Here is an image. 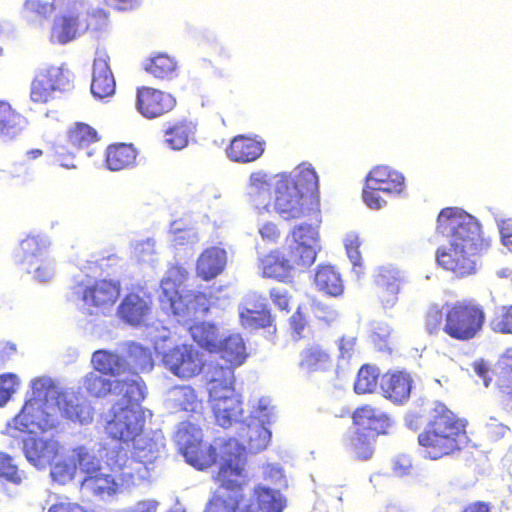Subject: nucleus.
<instances>
[{"label": "nucleus", "mask_w": 512, "mask_h": 512, "mask_svg": "<svg viewBox=\"0 0 512 512\" xmlns=\"http://www.w3.org/2000/svg\"><path fill=\"white\" fill-rule=\"evenodd\" d=\"M187 271L181 266H172L162 279L159 296L162 309L171 312L177 321L187 326L193 340L213 353L221 337L216 325L209 322L191 324L209 310V300L200 292L187 290L184 281Z\"/></svg>", "instance_id": "1"}, {"label": "nucleus", "mask_w": 512, "mask_h": 512, "mask_svg": "<svg viewBox=\"0 0 512 512\" xmlns=\"http://www.w3.org/2000/svg\"><path fill=\"white\" fill-rule=\"evenodd\" d=\"M437 232L449 238L448 245L437 250V263L458 277L474 274L477 254L483 246L475 217L457 207L444 208L437 218Z\"/></svg>", "instance_id": "2"}, {"label": "nucleus", "mask_w": 512, "mask_h": 512, "mask_svg": "<svg viewBox=\"0 0 512 512\" xmlns=\"http://www.w3.org/2000/svg\"><path fill=\"white\" fill-rule=\"evenodd\" d=\"M241 449L236 441H230L222 450L217 481L219 489L208 501L204 512H235L247 491L248 475L243 472Z\"/></svg>", "instance_id": "3"}, {"label": "nucleus", "mask_w": 512, "mask_h": 512, "mask_svg": "<svg viewBox=\"0 0 512 512\" xmlns=\"http://www.w3.org/2000/svg\"><path fill=\"white\" fill-rule=\"evenodd\" d=\"M467 441L465 423L442 404L436 406L432 420L418 436L425 456L433 460L460 450Z\"/></svg>", "instance_id": "4"}, {"label": "nucleus", "mask_w": 512, "mask_h": 512, "mask_svg": "<svg viewBox=\"0 0 512 512\" xmlns=\"http://www.w3.org/2000/svg\"><path fill=\"white\" fill-rule=\"evenodd\" d=\"M275 416L274 407L271 405V400L267 397H262L252 403V409L249 417L241 421L239 429V437L241 442L235 438L224 440L219 438L216 440V445L219 446V458L222 463V450L230 441H236L241 449V458L243 459V472L245 470V449L251 453H258L267 448L271 440V431L267 427Z\"/></svg>", "instance_id": "5"}, {"label": "nucleus", "mask_w": 512, "mask_h": 512, "mask_svg": "<svg viewBox=\"0 0 512 512\" xmlns=\"http://www.w3.org/2000/svg\"><path fill=\"white\" fill-rule=\"evenodd\" d=\"M32 398L23 406L16 417L17 424L33 432V428L46 431L55 427L56 404L60 395L49 377H39L32 381Z\"/></svg>", "instance_id": "6"}, {"label": "nucleus", "mask_w": 512, "mask_h": 512, "mask_svg": "<svg viewBox=\"0 0 512 512\" xmlns=\"http://www.w3.org/2000/svg\"><path fill=\"white\" fill-rule=\"evenodd\" d=\"M65 10L53 20L49 39L54 44H67L88 30L101 31L107 24L106 12L102 9L86 12L84 1L67 3Z\"/></svg>", "instance_id": "7"}, {"label": "nucleus", "mask_w": 512, "mask_h": 512, "mask_svg": "<svg viewBox=\"0 0 512 512\" xmlns=\"http://www.w3.org/2000/svg\"><path fill=\"white\" fill-rule=\"evenodd\" d=\"M353 420L356 428L346 439V450L359 460H369L374 452L375 437L387 433L390 419L382 411L365 406L354 412Z\"/></svg>", "instance_id": "8"}, {"label": "nucleus", "mask_w": 512, "mask_h": 512, "mask_svg": "<svg viewBox=\"0 0 512 512\" xmlns=\"http://www.w3.org/2000/svg\"><path fill=\"white\" fill-rule=\"evenodd\" d=\"M81 386L90 397L99 399L114 395L121 400L142 401L146 394L144 382L135 373L112 379L93 369L82 377Z\"/></svg>", "instance_id": "9"}, {"label": "nucleus", "mask_w": 512, "mask_h": 512, "mask_svg": "<svg viewBox=\"0 0 512 512\" xmlns=\"http://www.w3.org/2000/svg\"><path fill=\"white\" fill-rule=\"evenodd\" d=\"M120 401L110 410L105 432L109 437L120 442H133L143 432L145 425L141 401Z\"/></svg>", "instance_id": "10"}, {"label": "nucleus", "mask_w": 512, "mask_h": 512, "mask_svg": "<svg viewBox=\"0 0 512 512\" xmlns=\"http://www.w3.org/2000/svg\"><path fill=\"white\" fill-rule=\"evenodd\" d=\"M202 430L191 422H181L174 433V442L187 463L197 469H205L216 462L219 446L205 445Z\"/></svg>", "instance_id": "11"}, {"label": "nucleus", "mask_w": 512, "mask_h": 512, "mask_svg": "<svg viewBox=\"0 0 512 512\" xmlns=\"http://www.w3.org/2000/svg\"><path fill=\"white\" fill-rule=\"evenodd\" d=\"M485 313L481 307L470 303L445 305L443 332L453 339L469 341L481 331Z\"/></svg>", "instance_id": "12"}, {"label": "nucleus", "mask_w": 512, "mask_h": 512, "mask_svg": "<svg viewBox=\"0 0 512 512\" xmlns=\"http://www.w3.org/2000/svg\"><path fill=\"white\" fill-rule=\"evenodd\" d=\"M120 295L119 282L100 280L79 283L73 287L69 299L84 313L96 314L111 307Z\"/></svg>", "instance_id": "13"}, {"label": "nucleus", "mask_w": 512, "mask_h": 512, "mask_svg": "<svg viewBox=\"0 0 512 512\" xmlns=\"http://www.w3.org/2000/svg\"><path fill=\"white\" fill-rule=\"evenodd\" d=\"M156 354L161 357L165 369L181 379H189L201 373L204 367L203 353L193 345H179L166 349L156 342Z\"/></svg>", "instance_id": "14"}, {"label": "nucleus", "mask_w": 512, "mask_h": 512, "mask_svg": "<svg viewBox=\"0 0 512 512\" xmlns=\"http://www.w3.org/2000/svg\"><path fill=\"white\" fill-rule=\"evenodd\" d=\"M165 444L161 433L154 432L152 436L143 434V432L133 441L132 460L130 465H117L113 469L121 471L123 479H131L134 482V474L131 465L136 463L138 478H146L148 474V465L152 464L156 459L161 457L164 452Z\"/></svg>", "instance_id": "15"}, {"label": "nucleus", "mask_w": 512, "mask_h": 512, "mask_svg": "<svg viewBox=\"0 0 512 512\" xmlns=\"http://www.w3.org/2000/svg\"><path fill=\"white\" fill-rule=\"evenodd\" d=\"M71 73L63 66H45L37 70L31 83L30 98L35 103H46L56 91L69 89Z\"/></svg>", "instance_id": "16"}, {"label": "nucleus", "mask_w": 512, "mask_h": 512, "mask_svg": "<svg viewBox=\"0 0 512 512\" xmlns=\"http://www.w3.org/2000/svg\"><path fill=\"white\" fill-rule=\"evenodd\" d=\"M320 249L318 229L310 224H300L294 228L289 240L292 261L307 268L315 262Z\"/></svg>", "instance_id": "17"}, {"label": "nucleus", "mask_w": 512, "mask_h": 512, "mask_svg": "<svg viewBox=\"0 0 512 512\" xmlns=\"http://www.w3.org/2000/svg\"><path fill=\"white\" fill-rule=\"evenodd\" d=\"M212 410L218 425L223 428H228L234 423L240 422L243 418V407L240 395L235 393L234 388L232 393H218L217 390L212 389L209 396Z\"/></svg>", "instance_id": "18"}, {"label": "nucleus", "mask_w": 512, "mask_h": 512, "mask_svg": "<svg viewBox=\"0 0 512 512\" xmlns=\"http://www.w3.org/2000/svg\"><path fill=\"white\" fill-rule=\"evenodd\" d=\"M176 105L175 98L151 87H140L136 94V109L147 119L158 118L170 112Z\"/></svg>", "instance_id": "19"}, {"label": "nucleus", "mask_w": 512, "mask_h": 512, "mask_svg": "<svg viewBox=\"0 0 512 512\" xmlns=\"http://www.w3.org/2000/svg\"><path fill=\"white\" fill-rule=\"evenodd\" d=\"M305 196L296 187L290 186L287 178L276 184V198L273 209L285 220L299 218L303 215Z\"/></svg>", "instance_id": "20"}, {"label": "nucleus", "mask_w": 512, "mask_h": 512, "mask_svg": "<svg viewBox=\"0 0 512 512\" xmlns=\"http://www.w3.org/2000/svg\"><path fill=\"white\" fill-rule=\"evenodd\" d=\"M405 282V273L396 267L382 266L378 269L375 283L384 308H391L397 303L400 287Z\"/></svg>", "instance_id": "21"}, {"label": "nucleus", "mask_w": 512, "mask_h": 512, "mask_svg": "<svg viewBox=\"0 0 512 512\" xmlns=\"http://www.w3.org/2000/svg\"><path fill=\"white\" fill-rule=\"evenodd\" d=\"M60 445L53 438L28 436L22 440V450L33 466L45 468L56 457Z\"/></svg>", "instance_id": "22"}, {"label": "nucleus", "mask_w": 512, "mask_h": 512, "mask_svg": "<svg viewBox=\"0 0 512 512\" xmlns=\"http://www.w3.org/2000/svg\"><path fill=\"white\" fill-rule=\"evenodd\" d=\"M272 177L263 171L253 172L246 186V195L249 202L260 215L271 212V186Z\"/></svg>", "instance_id": "23"}, {"label": "nucleus", "mask_w": 512, "mask_h": 512, "mask_svg": "<svg viewBox=\"0 0 512 512\" xmlns=\"http://www.w3.org/2000/svg\"><path fill=\"white\" fill-rule=\"evenodd\" d=\"M109 56L104 50H97L93 64L91 93L103 99L115 92V79L108 65Z\"/></svg>", "instance_id": "24"}, {"label": "nucleus", "mask_w": 512, "mask_h": 512, "mask_svg": "<svg viewBox=\"0 0 512 512\" xmlns=\"http://www.w3.org/2000/svg\"><path fill=\"white\" fill-rule=\"evenodd\" d=\"M56 413L60 411L64 417L81 425L93 420V409L86 399L78 397L73 392L62 393L55 401Z\"/></svg>", "instance_id": "25"}, {"label": "nucleus", "mask_w": 512, "mask_h": 512, "mask_svg": "<svg viewBox=\"0 0 512 512\" xmlns=\"http://www.w3.org/2000/svg\"><path fill=\"white\" fill-rule=\"evenodd\" d=\"M150 311L151 300L145 293H129L118 308L120 318L132 326L143 325Z\"/></svg>", "instance_id": "26"}, {"label": "nucleus", "mask_w": 512, "mask_h": 512, "mask_svg": "<svg viewBox=\"0 0 512 512\" xmlns=\"http://www.w3.org/2000/svg\"><path fill=\"white\" fill-rule=\"evenodd\" d=\"M367 187L380 189L383 193L400 195L405 190V178L402 173L388 166H377L366 177Z\"/></svg>", "instance_id": "27"}, {"label": "nucleus", "mask_w": 512, "mask_h": 512, "mask_svg": "<svg viewBox=\"0 0 512 512\" xmlns=\"http://www.w3.org/2000/svg\"><path fill=\"white\" fill-rule=\"evenodd\" d=\"M92 368L110 378H125L130 373V364L116 352L100 349L93 352L91 356Z\"/></svg>", "instance_id": "28"}, {"label": "nucleus", "mask_w": 512, "mask_h": 512, "mask_svg": "<svg viewBox=\"0 0 512 512\" xmlns=\"http://www.w3.org/2000/svg\"><path fill=\"white\" fill-rule=\"evenodd\" d=\"M168 408L173 411H184L192 414H201L203 401L198 397L196 390L190 385L171 387L165 399Z\"/></svg>", "instance_id": "29"}, {"label": "nucleus", "mask_w": 512, "mask_h": 512, "mask_svg": "<svg viewBox=\"0 0 512 512\" xmlns=\"http://www.w3.org/2000/svg\"><path fill=\"white\" fill-rule=\"evenodd\" d=\"M49 238L45 235H29L20 242L15 253L16 262L25 267H33L40 259L48 255Z\"/></svg>", "instance_id": "30"}, {"label": "nucleus", "mask_w": 512, "mask_h": 512, "mask_svg": "<svg viewBox=\"0 0 512 512\" xmlns=\"http://www.w3.org/2000/svg\"><path fill=\"white\" fill-rule=\"evenodd\" d=\"M264 142L244 135L234 137L226 149L227 157L237 163H250L264 152Z\"/></svg>", "instance_id": "31"}, {"label": "nucleus", "mask_w": 512, "mask_h": 512, "mask_svg": "<svg viewBox=\"0 0 512 512\" xmlns=\"http://www.w3.org/2000/svg\"><path fill=\"white\" fill-rule=\"evenodd\" d=\"M227 263V252L224 248L213 246L205 249L198 257L196 272L199 277L208 281L221 274Z\"/></svg>", "instance_id": "32"}, {"label": "nucleus", "mask_w": 512, "mask_h": 512, "mask_svg": "<svg viewBox=\"0 0 512 512\" xmlns=\"http://www.w3.org/2000/svg\"><path fill=\"white\" fill-rule=\"evenodd\" d=\"M411 378L405 372L386 373L380 381V388L384 396L394 403L402 404L410 397Z\"/></svg>", "instance_id": "33"}, {"label": "nucleus", "mask_w": 512, "mask_h": 512, "mask_svg": "<svg viewBox=\"0 0 512 512\" xmlns=\"http://www.w3.org/2000/svg\"><path fill=\"white\" fill-rule=\"evenodd\" d=\"M213 353L231 366H240L247 357L246 346L240 334H222Z\"/></svg>", "instance_id": "34"}, {"label": "nucleus", "mask_w": 512, "mask_h": 512, "mask_svg": "<svg viewBox=\"0 0 512 512\" xmlns=\"http://www.w3.org/2000/svg\"><path fill=\"white\" fill-rule=\"evenodd\" d=\"M295 267H301L298 262L292 261V252L289 250L287 257L274 251L260 260L262 275L268 278L283 280L287 278L290 271Z\"/></svg>", "instance_id": "35"}, {"label": "nucleus", "mask_w": 512, "mask_h": 512, "mask_svg": "<svg viewBox=\"0 0 512 512\" xmlns=\"http://www.w3.org/2000/svg\"><path fill=\"white\" fill-rule=\"evenodd\" d=\"M331 365L330 355L318 344H309L299 354V369L306 374L327 371Z\"/></svg>", "instance_id": "36"}, {"label": "nucleus", "mask_w": 512, "mask_h": 512, "mask_svg": "<svg viewBox=\"0 0 512 512\" xmlns=\"http://www.w3.org/2000/svg\"><path fill=\"white\" fill-rule=\"evenodd\" d=\"M234 367L228 364L227 366L212 365L208 366V370L205 372V378L208 383L209 396L211 395L212 389L218 391V393H232L234 384Z\"/></svg>", "instance_id": "37"}, {"label": "nucleus", "mask_w": 512, "mask_h": 512, "mask_svg": "<svg viewBox=\"0 0 512 512\" xmlns=\"http://www.w3.org/2000/svg\"><path fill=\"white\" fill-rule=\"evenodd\" d=\"M239 317L245 328L257 329L270 324V314L265 309V304L262 302L252 304L249 298L240 305Z\"/></svg>", "instance_id": "38"}, {"label": "nucleus", "mask_w": 512, "mask_h": 512, "mask_svg": "<svg viewBox=\"0 0 512 512\" xmlns=\"http://www.w3.org/2000/svg\"><path fill=\"white\" fill-rule=\"evenodd\" d=\"M58 7L53 2L42 0H26L22 8V17L28 25L32 27H40L43 22Z\"/></svg>", "instance_id": "39"}, {"label": "nucleus", "mask_w": 512, "mask_h": 512, "mask_svg": "<svg viewBox=\"0 0 512 512\" xmlns=\"http://www.w3.org/2000/svg\"><path fill=\"white\" fill-rule=\"evenodd\" d=\"M315 284L320 291L331 296L343 293V281L340 274L330 265L320 266L315 275Z\"/></svg>", "instance_id": "40"}, {"label": "nucleus", "mask_w": 512, "mask_h": 512, "mask_svg": "<svg viewBox=\"0 0 512 512\" xmlns=\"http://www.w3.org/2000/svg\"><path fill=\"white\" fill-rule=\"evenodd\" d=\"M26 119L14 112L11 106L0 101V133L7 138L17 136L25 127Z\"/></svg>", "instance_id": "41"}, {"label": "nucleus", "mask_w": 512, "mask_h": 512, "mask_svg": "<svg viewBox=\"0 0 512 512\" xmlns=\"http://www.w3.org/2000/svg\"><path fill=\"white\" fill-rule=\"evenodd\" d=\"M116 486L115 478L105 472L104 469L92 474V476H85L81 482L83 490L99 495H110L116 491Z\"/></svg>", "instance_id": "42"}, {"label": "nucleus", "mask_w": 512, "mask_h": 512, "mask_svg": "<svg viewBox=\"0 0 512 512\" xmlns=\"http://www.w3.org/2000/svg\"><path fill=\"white\" fill-rule=\"evenodd\" d=\"M135 158L136 153L131 145L119 144L107 149L106 163L110 170L119 171L132 165Z\"/></svg>", "instance_id": "43"}, {"label": "nucleus", "mask_w": 512, "mask_h": 512, "mask_svg": "<svg viewBox=\"0 0 512 512\" xmlns=\"http://www.w3.org/2000/svg\"><path fill=\"white\" fill-rule=\"evenodd\" d=\"M288 181L290 186L296 187L305 197L318 188V176L315 170L306 164L298 166L294 171L293 178L288 179Z\"/></svg>", "instance_id": "44"}, {"label": "nucleus", "mask_w": 512, "mask_h": 512, "mask_svg": "<svg viewBox=\"0 0 512 512\" xmlns=\"http://www.w3.org/2000/svg\"><path fill=\"white\" fill-rule=\"evenodd\" d=\"M127 353L129 357L128 363L130 364V373H135L137 370L141 372L151 371L154 363L151 351L141 344L131 342L128 344Z\"/></svg>", "instance_id": "45"}, {"label": "nucleus", "mask_w": 512, "mask_h": 512, "mask_svg": "<svg viewBox=\"0 0 512 512\" xmlns=\"http://www.w3.org/2000/svg\"><path fill=\"white\" fill-rule=\"evenodd\" d=\"M258 510L263 512H282L285 507V499L278 490L259 486L255 489Z\"/></svg>", "instance_id": "46"}, {"label": "nucleus", "mask_w": 512, "mask_h": 512, "mask_svg": "<svg viewBox=\"0 0 512 512\" xmlns=\"http://www.w3.org/2000/svg\"><path fill=\"white\" fill-rule=\"evenodd\" d=\"M194 130L191 123H178L165 132V143L173 150H182L188 145Z\"/></svg>", "instance_id": "47"}, {"label": "nucleus", "mask_w": 512, "mask_h": 512, "mask_svg": "<svg viewBox=\"0 0 512 512\" xmlns=\"http://www.w3.org/2000/svg\"><path fill=\"white\" fill-rule=\"evenodd\" d=\"M177 64L174 59L160 54L145 63V70L159 79H170L175 75Z\"/></svg>", "instance_id": "48"}, {"label": "nucleus", "mask_w": 512, "mask_h": 512, "mask_svg": "<svg viewBox=\"0 0 512 512\" xmlns=\"http://www.w3.org/2000/svg\"><path fill=\"white\" fill-rule=\"evenodd\" d=\"M76 471V459L72 454L71 456L57 459L51 465L50 476L54 482L65 485L74 478Z\"/></svg>", "instance_id": "49"}, {"label": "nucleus", "mask_w": 512, "mask_h": 512, "mask_svg": "<svg viewBox=\"0 0 512 512\" xmlns=\"http://www.w3.org/2000/svg\"><path fill=\"white\" fill-rule=\"evenodd\" d=\"M169 235L170 241L179 246L193 245L200 240L197 230L187 226L183 220H175L171 223Z\"/></svg>", "instance_id": "50"}, {"label": "nucleus", "mask_w": 512, "mask_h": 512, "mask_svg": "<svg viewBox=\"0 0 512 512\" xmlns=\"http://www.w3.org/2000/svg\"><path fill=\"white\" fill-rule=\"evenodd\" d=\"M68 141L75 148H85L97 141V132L85 123H76L68 131Z\"/></svg>", "instance_id": "51"}, {"label": "nucleus", "mask_w": 512, "mask_h": 512, "mask_svg": "<svg viewBox=\"0 0 512 512\" xmlns=\"http://www.w3.org/2000/svg\"><path fill=\"white\" fill-rule=\"evenodd\" d=\"M379 369L372 365H364L358 372L354 390L357 394L372 393L378 383Z\"/></svg>", "instance_id": "52"}, {"label": "nucleus", "mask_w": 512, "mask_h": 512, "mask_svg": "<svg viewBox=\"0 0 512 512\" xmlns=\"http://www.w3.org/2000/svg\"><path fill=\"white\" fill-rule=\"evenodd\" d=\"M72 454L76 459L77 468L86 476H92L103 469L100 460L85 447L74 449Z\"/></svg>", "instance_id": "53"}, {"label": "nucleus", "mask_w": 512, "mask_h": 512, "mask_svg": "<svg viewBox=\"0 0 512 512\" xmlns=\"http://www.w3.org/2000/svg\"><path fill=\"white\" fill-rule=\"evenodd\" d=\"M344 247L347 253V256L353 265V272L359 277L363 273L362 269V257L359 251V247L361 245V241L358 233L354 231L348 232L344 237Z\"/></svg>", "instance_id": "54"}, {"label": "nucleus", "mask_w": 512, "mask_h": 512, "mask_svg": "<svg viewBox=\"0 0 512 512\" xmlns=\"http://www.w3.org/2000/svg\"><path fill=\"white\" fill-rule=\"evenodd\" d=\"M133 257L141 263L153 264L157 259V253L155 249V240L147 238L145 240H139L132 245Z\"/></svg>", "instance_id": "55"}, {"label": "nucleus", "mask_w": 512, "mask_h": 512, "mask_svg": "<svg viewBox=\"0 0 512 512\" xmlns=\"http://www.w3.org/2000/svg\"><path fill=\"white\" fill-rule=\"evenodd\" d=\"M27 273H33L34 278L41 283L50 281L55 275V261L50 255L44 256L35 266L25 267Z\"/></svg>", "instance_id": "56"}, {"label": "nucleus", "mask_w": 512, "mask_h": 512, "mask_svg": "<svg viewBox=\"0 0 512 512\" xmlns=\"http://www.w3.org/2000/svg\"><path fill=\"white\" fill-rule=\"evenodd\" d=\"M490 327L495 332L512 334V305L500 307L490 322Z\"/></svg>", "instance_id": "57"}, {"label": "nucleus", "mask_w": 512, "mask_h": 512, "mask_svg": "<svg viewBox=\"0 0 512 512\" xmlns=\"http://www.w3.org/2000/svg\"><path fill=\"white\" fill-rule=\"evenodd\" d=\"M445 321V306L441 309L437 305H432L427 312L425 328L429 334H437Z\"/></svg>", "instance_id": "58"}, {"label": "nucleus", "mask_w": 512, "mask_h": 512, "mask_svg": "<svg viewBox=\"0 0 512 512\" xmlns=\"http://www.w3.org/2000/svg\"><path fill=\"white\" fill-rule=\"evenodd\" d=\"M18 386V378L14 374L0 376V407L4 406Z\"/></svg>", "instance_id": "59"}, {"label": "nucleus", "mask_w": 512, "mask_h": 512, "mask_svg": "<svg viewBox=\"0 0 512 512\" xmlns=\"http://www.w3.org/2000/svg\"><path fill=\"white\" fill-rule=\"evenodd\" d=\"M0 476L15 483L21 480L18 476V470L16 465L13 463L12 458L4 453H0Z\"/></svg>", "instance_id": "60"}, {"label": "nucleus", "mask_w": 512, "mask_h": 512, "mask_svg": "<svg viewBox=\"0 0 512 512\" xmlns=\"http://www.w3.org/2000/svg\"><path fill=\"white\" fill-rule=\"evenodd\" d=\"M502 244L512 252V218L495 217Z\"/></svg>", "instance_id": "61"}, {"label": "nucleus", "mask_w": 512, "mask_h": 512, "mask_svg": "<svg viewBox=\"0 0 512 512\" xmlns=\"http://www.w3.org/2000/svg\"><path fill=\"white\" fill-rule=\"evenodd\" d=\"M311 307L313 314L325 322H332L338 317L336 310L321 301L314 300Z\"/></svg>", "instance_id": "62"}, {"label": "nucleus", "mask_w": 512, "mask_h": 512, "mask_svg": "<svg viewBox=\"0 0 512 512\" xmlns=\"http://www.w3.org/2000/svg\"><path fill=\"white\" fill-rule=\"evenodd\" d=\"M379 192L382 191L380 189H370L367 187V184L365 185L362 196L369 208L378 210L386 205V200L379 195Z\"/></svg>", "instance_id": "63"}, {"label": "nucleus", "mask_w": 512, "mask_h": 512, "mask_svg": "<svg viewBox=\"0 0 512 512\" xmlns=\"http://www.w3.org/2000/svg\"><path fill=\"white\" fill-rule=\"evenodd\" d=\"M158 507V501L154 499H145L138 501L131 506L121 508L118 512H156Z\"/></svg>", "instance_id": "64"}]
</instances>
